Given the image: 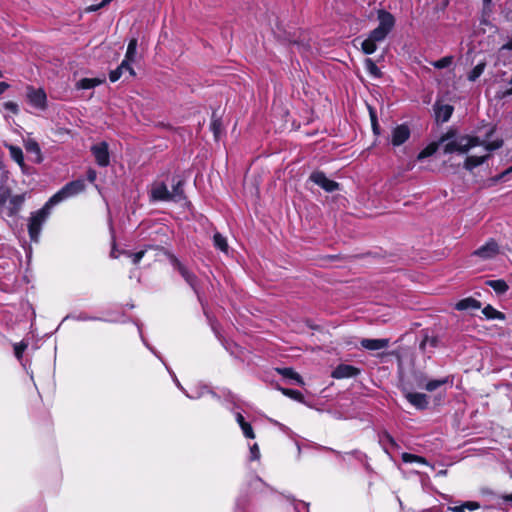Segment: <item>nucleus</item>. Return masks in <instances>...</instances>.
<instances>
[{
    "label": "nucleus",
    "instance_id": "18",
    "mask_svg": "<svg viewBox=\"0 0 512 512\" xmlns=\"http://www.w3.org/2000/svg\"><path fill=\"white\" fill-rule=\"evenodd\" d=\"M172 191H170L171 201L180 202L185 199L183 185L184 181L178 176L172 177Z\"/></svg>",
    "mask_w": 512,
    "mask_h": 512
},
{
    "label": "nucleus",
    "instance_id": "51",
    "mask_svg": "<svg viewBox=\"0 0 512 512\" xmlns=\"http://www.w3.org/2000/svg\"><path fill=\"white\" fill-rule=\"evenodd\" d=\"M448 510L451 512H465L463 508V504L457 506H449Z\"/></svg>",
    "mask_w": 512,
    "mask_h": 512
},
{
    "label": "nucleus",
    "instance_id": "5",
    "mask_svg": "<svg viewBox=\"0 0 512 512\" xmlns=\"http://www.w3.org/2000/svg\"><path fill=\"white\" fill-rule=\"evenodd\" d=\"M85 190V183L83 180L78 179L71 181L64 185L58 192H56L49 200V204L53 207L62 201L74 197Z\"/></svg>",
    "mask_w": 512,
    "mask_h": 512
},
{
    "label": "nucleus",
    "instance_id": "13",
    "mask_svg": "<svg viewBox=\"0 0 512 512\" xmlns=\"http://www.w3.org/2000/svg\"><path fill=\"white\" fill-rule=\"evenodd\" d=\"M499 253V247L495 240L490 239L484 245L474 251L473 255L478 256L484 260L492 259Z\"/></svg>",
    "mask_w": 512,
    "mask_h": 512
},
{
    "label": "nucleus",
    "instance_id": "40",
    "mask_svg": "<svg viewBox=\"0 0 512 512\" xmlns=\"http://www.w3.org/2000/svg\"><path fill=\"white\" fill-rule=\"evenodd\" d=\"M365 67L367 69V71L370 73V75L374 76V77H379L381 72H380V69L377 67V65L375 64V62L370 59V58H367L365 60Z\"/></svg>",
    "mask_w": 512,
    "mask_h": 512
},
{
    "label": "nucleus",
    "instance_id": "29",
    "mask_svg": "<svg viewBox=\"0 0 512 512\" xmlns=\"http://www.w3.org/2000/svg\"><path fill=\"white\" fill-rule=\"evenodd\" d=\"M319 449L325 450V451H330V452L334 453L337 457L341 458L342 460H345L346 456H353L357 460L361 461L362 457L364 456L359 450H353L351 452L342 453L340 451H337V450H334L332 448L325 447V446H319Z\"/></svg>",
    "mask_w": 512,
    "mask_h": 512
},
{
    "label": "nucleus",
    "instance_id": "12",
    "mask_svg": "<svg viewBox=\"0 0 512 512\" xmlns=\"http://www.w3.org/2000/svg\"><path fill=\"white\" fill-rule=\"evenodd\" d=\"M152 201L170 202L171 196L167 185L164 182H154L150 189Z\"/></svg>",
    "mask_w": 512,
    "mask_h": 512
},
{
    "label": "nucleus",
    "instance_id": "38",
    "mask_svg": "<svg viewBox=\"0 0 512 512\" xmlns=\"http://www.w3.org/2000/svg\"><path fill=\"white\" fill-rule=\"evenodd\" d=\"M454 61V57L449 55L445 56L439 60L433 61L431 64L436 69H444L449 67Z\"/></svg>",
    "mask_w": 512,
    "mask_h": 512
},
{
    "label": "nucleus",
    "instance_id": "14",
    "mask_svg": "<svg viewBox=\"0 0 512 512\" xmlns=\"http://www.w3.org/2000/svg\"><path fill=\"white\" fill-rule=\"evenodd\" d=\"M360 374V369L348 364H340L333 371L331 376L335 379L353 378Z\"/></svg>",
    "mask_w": 512,
    "mask_h": 512
},
{
    "label": "nucleus",
    "instance_id": "1",
    "mask_svg": "<svg viewBox=\"0 0 512 512\" xmlns=\"http://www.w3.org/2000/svg\"><path fill=\"white\" fill-rule=\"evenodd\" d=\"M482 144L477 136L457 135L455 131H448L441 136L438 142H433L425 147L417 156L418 160H423L436 153L439 146H442L445 154L459 153L466 154L476 145Z\"/></svg>",
    "mask_w": 512,
    "mask_h": 512
},
{
    "label": "nucleus",
    "instance_id": "47",
    "mask_svg": "<svg viewBox=\"0 0 512 512\" xmlns=\"http://www.w3.org/2000/svg\"><path fill=\"white\" fill-rule=\"evenodd\" d=\"M463 504L464 511H475L480 508V504L476 501H466Z\"/></svg>",
    "mask_w": 512,
    "mask_h": 512
},
{
    "label": "nucleus",
    "instance_id": "46",
    "mask_svg": "<svg viewBox=\"0 0 512 512\" xmlns=\"http://www.w3.org/2000/svg\"><path fill=\"white\" fill-rule=\"evenodd\" d=\"M251 461L259 460L260 459V450L258 445L255 443L250 447V456Z\"/></svg>",
    "mask_w": 512,
    "mask_h": 512
},
{
    "label": "nucleus",
    "instance_id": "52",
    "mask_svg": "<svg viewBox=\"0 0 512 512\" xmlns=\"http://www.w3.org/2000/svg\"><path fill=\"white\" fill-rule=\"evenodd\" d=\"M236 421L240 427L247 423L241 413H236Z\"/></svg>",
    "mask_w": 512,
    "mask_h": 512
},
{
    "label": "nucleus",
    "instance_id": "39",
    "mask_svg": "<svg viewBox=\"0 0 512 512\" xmlns=\"http://www.w3.org/2000/svg\"><path fill=\"white\" fill-rule=\"evenodd\" d=\"M402 460L405 463H414L415 462V463H420V464H427V461L425 460V458L418 456V455L410 454V453H403Z\"/></svg>",
    "mask_w": 512,
    "mask_h": 512
},
{
    "label": "nucleus",
    "instance_id": "60",
    "mask_svg": "<svg viewBox=\"0 0 512 512\" xmlns=\"http://www.w3.org/2000/svg\"><path fill=\"white\" fill-rule=\"evenodd\" d=\"M510 172H512V166L510 168H508L506 171H504L501 177L509 174Z\"/></svg>",
    "mask_w": 512,
    "mask_h": 512
},
{
    "label": "nucleus",
    "instance_id": "9",
    "mask_svg": "<svg viewBox=\"0 0 512 512\" xmlns=\"http://www.w3.org/2000/svg\"><path fill=\"white\" fill-rule=\"evenodd\" d=\"M91 152L96 163L100 167H106L110 163L109 146L107 142H100L91 147Z\"/></svg>",
    "mask_w": 512,
    "mask_h": 512
},
{
    "label": "nucleus",
    "instance_id": "4",
    "mask_svg": "<svg viewBox=\"0 0 512 512\" xmlns=\"http://www.w3.org/2000/svg\"><path fill=\"white\" fill-rule=\"evenodd\" d=\"M52 208L53 206L47 201L41 209L31 214L28 223V233L31 241L35 243L39 241L42 226L50 216Z\"/></svg>",
    "mask_w": 512,
    "mask_h": 512
},
{
    "label": "nucleus",
    "instance_id": "49",
    "mask_svg": "<svg viewBox=\"0 0 512 512\" xmlns=\"http://www.w3.org/2000/svg\"><path fill=\"white\" fill-rule=\"evenodd\" d=\"M370 117H371V123H372V127H373V131L378 134V123H377V118H376V115H375V112L370 108Z\"/></svg>",
    "mask_w": 512,
    "mask_h": 512
},
{
    "label": "nucleus",
    "instance_id": "19",
    "mask_svg": "<svg viewBox=\"0 0 512 512\" xmlns=\"http://www.w3.org/2000/svg\"><path fill=\"white\" fill-rule=\"evenodd\" d=\"M128 73L130 77L135 76V71L127 61H122L121 64L115 69L112 70L109 74V79L111 82L118 81L122 75Z\"/></svg>",
    "mask_w": 512,
    "mask_h": 512
},
{
    "label": "nucleus",
    "instance_id": "33",
    "mask_svg": "<svg viewBox=\"0 0 512 512\" xmlns=\"http://www.w3.org/2000/svg\"><path fill=\"white\" fill-rule=\"evenodd\" d=\"M482 313L485 315L487 319H505V315L502 312L493 308L491 305H487L486 307H484Z\"/></svg>",
    "mask_w": 512,
    "mask_h": 512
},
{
    "label": "nucleus",
    "instance_id": "17",
    "mask_svg": "<svg viewBox=\"0 0 512 512\" xmlns=\"http://www.w3.org/2000/svg\"><path fill=\"white\" fill-rule=\"evenodd\" d=\"M433 108H434L436 120L441 121L443 123L447 122L450 119V117L454 111L453 106L448 105V104H441L438 101L434 104Z\"/></svg>",
    "mask_w": 512,
    "mask_h": 512
},
{
    "label": "nucleus",
    "instance_id": "63",
    "mask_svg": "<svg viewBox=\"0 0 512 512\" xmlns=\"http://www.w3.org/2000/svg\"><path fill=\"white\" fill-rule=\"evenodd\" d=\"M2 76H3V73H2V71L0 70V78H1Z\"/></svg>",
    "mask_w": 512,
    "mask_h": 512
},
{
    "label": "nucleus",
    "instance_id": "32",
    "mask_svg": "<svg viewBox=\"0 0 512 512\" xmlns=\"http://www.w3.org/2000/svg\"><path fill=\"white\" fill-rule=\"evenodd\" d=\"M11 158L20 166L24 164L23 151L20 147L14 145H7Z\"/></svg>",
    "mask_w": 512,
    "mask_h": 512
},
{
    "label": "nucleus",
    "instance_id": "42",
    "mask_svg": "<svg viewBox=\"0 0 512 512\" xmlns=\"http://www.w3.org/2000/svg\"><path fill=\"white\" fill-rule=\"evenodd\" d=\"M248 506V499L246 497H237L235 502V510L234 512H247L246 508Z\"/></svg>",
    "mask_w": 512,
    "mask_h": 512
},
{
    "label": "nucleus",
    "instance_id": "16",
    "mask_svg": "<svg viewBox=\"0 0 512 512\" xmlns=\"http://www.w3.org/2000/svg\"><path fill=\"white\" fill-rule=\"evenodd\" d=\"M410 137V129L407 125L401 124L394 128L392 131V144L400 146L405 143Z\"/></svg>",
    "mask_w": 512,
    "mask_h": 512
},
{
    "label": "nucleus",
    "instance_id": "37",
    "mask_svg": "<svg viewBox=\"0 0 512 512\" xmlns=\"http://www.w3.org/2000/svg\"><path fill=\"white\" fill-rule=\"evenodd\" d=\"M285 396L298 401V402H304V396L302 393L298 390L293 389H286V388H278Z\"/></svg>",
    "mask_w": 512,
    "mask_h": 512
},
{
    "label": "nucleus",
    "instance_id": "27",
    "mask_svg": "<svg viewBox=\"0 0 512 512\" xmlns=\"http://www.w3.org/2000/svg\"><path fill=\"white\" fill-rule=\"evenodd\" d=\"M481 304L478 300L468 297L456 303L455 308L459 311L479 309Z\"/></svg>",
    "mask_w": 512,
    "mask_h": 512
},
{
    "label": "nucleus",
    "instance_id": "54",
    "mask_svg": "<svg viewBox=\"0 0 512 512\" xmlns=\"http://www.w3.org/2000/svg\"><path fill=\"white\" fill-rule=\"evenodd\" d=\"M9 87L8 83L0 82V94H3Z\"/></svg>",
    "mask_w": 512,
    "mask_h": 512
},
{
    "label": "nucleus",
    "instance_id": "2",
    "mask_svg": "<svg viewBox=\"0 0 512 512\" xmlns=\"http://www.w3.org/2000/svg\"><path fill=\"white\" fill-rule=\"evenodd\" d=\"M377 18L379 21L378 27L373 29L361 43L362 51L366 55L373 54L377 50V43L383 42L395 25L394 16L386 10H378Z\"/></svg>",
    "mask_w": 512,
    "mask_h": 512
},
{
    "label": "nucleus",
    "instance_id": "44",
    "mask_svg": "<svg viewBox=\"0 0 512 512\" xmlns=\"http://www.w3.org/2000/svg\"><path fill=\"white\" fill-rule=\"evenodd\" d=\"M380 442L383 444L388 443V444H390L391 447L397 446V443L395 442L394 438L387 432H384L380 436Z\"/></svg>",
    "mask_w": 512,
    "mask_h": 512
},
{
    "label": "nucleus",
    "instance_id": "15",
    "mask_svg": "<svg viewBox=\"0 0 512 512\" xmlns=\"http://www.w3.org/2000/svg\"><path fill=\"white\" fill-rule=\"evenodd\" d=\"M404 396L411 405L419 410H424L428 407L429 401L426 394L404 390Z\"/></svg>",
    "mask_w": 512,
    "mask_h": 512
},
{
    "label": "nucleus",
    "instance_id": "35",
    "mask_svg": "<svg viewBox=\"0 0 512 512\" xmlns=\"http://www.w3.org/2000/svg\"><path fill=\"white\" fill-rule=\"evenodd\" d=\"M213 243H214V246L216 248H218L219 250H221L223 252H227V250H228L227 240L222 234H220L218 232L215 233L213 236Z\"/></svg>",
    "mask_w": 512,
    "mask_h": 512
},
{
    "label": "nucleus",
    "instance_id": "62",
    "mask_svg": "<svg viewBox=\"0 0 512 512\" xmlns=\"http://www.w3.org/2000/svg\"><path fill=\"white\" fill-rule=\"evenodd\" d=\"M512 48V45L510 44H506L503 46V49H511Z\"/></svg>",
    "mask_w": 512,
    "mask_h": 512
},
{
    "label": "nucleus",
    "instance_id": "34",
    "mask_svg": "<svg viewBox=\"0 0 512 512\" xmlns=\"http://www.w3.org/2000/svg\"><path fill=\"white\" fill-rule=\"evenodd\" d=\"M485 67H486V63L485 62H480L478 63L471 71L470 73L468 74V80L471 81V82H474L476 81L481 75L482 73L484 72L485 70Z\"/></svg>",
    "mask_w": 512,
    "mask_h": 512
},
{
    "label": "nucleus",
    "instance_id": "45",
    "mask_svg": "<svg viewBox=\"0 0 512 512\" xmlns=\"http://www.w3.org/2000/svg\"><path fill=\"white\" fill-rule=\"evenodd\" d=\"M241 430L246 438H250V439L255 438L254 431L248 422L241 426Z\"/></svg>",
    "mask_w": 512,
    "mask_h": 512
},
{
    "label": "nucleus",
    "instance_id": "22",
    "mask_svg": "<svg viewBox=\"0 0 512 512\" xmlns=\"http://www.w3.org/2000/svg\"><path fill=\"white\" fill-rule=\"evenodd\" d=\"M360 344H361V346L364 349H367V350H370V351H377V350H381V349H384V348L388 347L389 340L388 339H368V338H363L360 341Z\"/></svg>",
    "mask_w": 512,
    "mask_h": 512
},
{
    "label": "nucleus",
    "instance_id": "6",
    "mask_svg": "<svg viewBox=\"0 0 512 512\" xmlns=\"http://www.w3.org/2000/svg\"><path fill=\"white\" fill-rule=\"evenodd\" d=\"M267 491H270L272 493L275 492V490L266 482H264L259 476L253 475L247 480L244 488L242 489L238 497L243 496L249 500L248 494H262L266 493Z\"/></svg>",
    "mask_w": 512,
    "mask_h": 512
},
{
    "label": "nucleus",
    "instance_id": "7",
    "mask_svg": "<svg viewBox=\"0 0 512 512\" xmlns=\"http://www.w3.org/2000/svg\"><path fill=\"white\" fill-rule=\"evenodd\" d=\"M164 254L167 256L174 269L181 274L186 283L194 290L195 293H198L196 275L190 272L174 254L169 251H164Z\"/></svg>",
    "mask_w": 512,
    "mask_h": 512
},
{
    "label": "nucleus",
    "instance_id": "50",
    "mask_svg": "<svg viewBox=\"0 0 512 512\" xmlns=\"http://www.w3.org/2000/svg\"><path fill=\"white\" fill-rule=\"evenodd\" d=\"M97 173L95 170L90 169L87 173V178L90 182H94L96 180Z\"/></svg>",
    "mask_w": 512,
    "mask_h": 512
},
{
    "label": "nucleus",
    "instance_id": "57",
    "mask_svg": "<svg viewBox=\"0 0 512 512\" xmlns=\"http://www.w3.org/2000/svg\"><path fill=\"white\" fill-rule=\"evenodd\" d=\"M205 391H206V388H203L200 392L204 393ZM207 393H209L213 398L219 399V396L215 392L207 390Z\"/></svg>",
    "mask_w": 512,
    "mask_h": 512
},
{
    "label": "nucleus",
    "instance_id": "53",
    "mask_svg": "<svg viewBox=\"0 0 512 512\" xmlns=\"http://www.w3.org/2000/svg\"><path fill=\"white\" fill-rule=\"evenodd\" d=\"M300 505H302V506H303V508H305V509H308V506H309V504H308V503H305V502H297V503L294 505V509H295V511H296V512H301V511H300Z\"/></svg>",
    "mask_w": 512,
    "mask_h": 512
},
{
    "label": "nucleus",
    "instance_id": "41",
    "mask_svg": "<svg viewBox=\"0 0 512 512\" xmlns=\"http://www.w3.org/2000/svg\"><path fill=\"white\" fill-rule=\"evenodd\" d=\"M13 347H14V354H15L16 358L20 361L22 359V355H23L24 351L28 347V342H26L25 340H22L19 343H15L13 345Z\"/></svg>",
    "mask_w": 512,
    "mask_h": 512
},
{
    "label": "nucleus",
    "instance_id": "28",
    "mask_svg": "<svg viewBox=\"0 0 512 512\" xmlns=\"http://www.w3.org/2000/svg\"><path fill=\"white\" fill-rule=\"evenodd\" d=\"M276 372L279 373L280 375H282L286 379L293 380L299 385H304V381H303L302 377L297 372H295L292 368H288V367L276 368Z\"/></svg>",
    "mask_w": 512,
    "mask_h": 512
},
{
    "label": "nucleus",
    "instance_id": "10",
    "mask_svg": "<svg viewBox=\"0 0 512 512\" xmlns=\"http://www.w3.org/2000/svg\"><path fill=\"white\" fill-rule=\"evenodd\" d=\"M27 98L30 104L37 109L44 110L47 107V96L41 88L27 87Z\"/></svg>",
    "mask_w": 512,
    "mask_h": 512
},
{
    "label": "nucleus",
    "instance_id": "20",
    "mask_svg": "<svg viewBox=\"0 0 512 512\" xmlns=\"http://www.w3.org/2000/svg\"><path fill=\"white\" fill-rule=\"evenodd\" d=\"M24 147L29 155H31V160L35 163L42 162V153L39 144L34 139H27L24 141Z\"/></svg>",
    "mask_w": 512,
    "mask_h": 512
},
{
    "label": "nucleus",
    "instance_id": "25",
    "mask_svg": "<svg viewBox=\"0 0 512 512\" xmlns=\"http://www.w3.org/2000/svg\"><path fill=\"white\" fill-rule=\"evenodd\" d=\"M439 340L435 335H430L428 330L423 331V338L419 344V349L422 352H426L427 348H436L438 346Z\"/></svg>",
    "mask_w": 512,
    "mask_h": 512
},
{
    "label": "nucleus",
    "instance_id": "58",
    "mask_svg": "<svg viewBox=\"0 0 512 512\" xmlns=\"http://www.w3.org/2000/svg\"><path fill=\"white\" fill-rule=\"evenodd\" d=\"M510 95H512V87L510 89H507L506 91H504L501 95V98H505Z\"/></svg>",
    "mask_w": 512,
    "mask_h": 512
},
{
    "label": "nucleus",
    "instance_id": "26",
    "mask_svg": "<svg viewBox=\"0 0 512 512\" xmlns=\"http://www.w3.org/2000/svg\"><path fill=\"white\" fill-rule=\"evenodd\" d=\"M105 82V76L96 78H82L76 83L77 89H92Z\"/></svg>",
    "mask_w": 512,
    "mask_h": 512
},
{
    "label": "nucleus",
    "instance_id": "21",
    "mask_svg": "<svg viewBox=\"0 0 512 512\" xmlns=\"http://www.w3.org/2000/svg\"><path fill=\"white\" fill-rule=\"evenodd\" d=\"M148 249H155V250H158L163 253H164V251H166L164 248H162L160 246L146 245L144 249H142L138 252L133 253L131 251L123 250L120 252V254L131 258L133 264H138L142 260V258L144 257V255Z\"/></svg>",
    "mask_w": 512,
    "mask_h": 512
},
{
    "label": "nucleus",
    "instance_id": "11",
    "mask_svg": "<svg viewBox=\"0 0 512 512\" xmlns=\"http://www.w3.org/2000/svg\"><path fill=\"white\" fill-rule=\"evenodd\" d=\"M138 330H139V333H140V337L142 339V342L144 343V345L157 357L159 358L162 362L163 359L161 358V356L159 355V353L153 348L151 347L147 342L146 340L144 339L143 335H142V332H141V327L138 326ZM165 366H166V369L168 370L169 374L172 376V379L174 381V383L176 384V386L190 399H198L200 397L203 396V392H198L196 395H190L185 389L184 387L181 385V383L179 382L178 378L176 377L175 373L165 364L163 363Z\"/></svg>",
    "mask_w": 512,
    "mask_h": 512
},
{
    "label": "nucleus",
    "instance_id": "56",
    "mask_svg": "<svg viewBox=\"0 0 512 512\" xmlns=\"http://www.w3.org/2000/svg\"><path fill=\"white\" fill-rule=\"evenodd\" d=\"M501 498L506 502L512 503V494H504L501 496Z\"/></svg>",
    "mask_w": 512,
    "mask_h": 512
},
{
    "label": "nucleus",
    "instance_id": "61",
    "mask_svg": "<svg viewBox=\"0 0 512 512\" xmlns=\"http://www.w3.org/2000/svg\"><path fill=\"white\" fill-rule=\"evenodd\" d=\"M110 256H111L112 258H117V257H118V255L116 254L115 250H112V251H111Z\"/></svg>",
    "mask_w": 512,
    "mask_h": 512
},
{
    "label": "nucleus",
    "instance_id": "31",
    "mask_svg": "<svg viewBox=\"0 0 512 512\" xmlns=\"http://www.w3.org/2000/svg\"><path fill=\"white\" fill-rule=\"evenodd\" d=\"M486 284L499 295L504 294L509 288L507 283L502 279L488 280Z\"/></svg>",
    "mask_w": 512,
    "mask_h": 512
},
{
    "label": "nucleus",
    "instance_id": "59",
    "mask_svg": "<svg viewBox=\"0 0 512 512\" xmlns=\"http://www.w3.org/2000/svg\"><path fill=\"white\" fill-rule=\"evenodd\" d=\"M484 7H489L492 3V0H482Z\"/></svg>",
    "mask_w": 512,
    "mask_h": 512
},
{
    "label": "nucleus",
    "instance_id": "30",
    "mask_svg": "<svg viewBox=\"0 0 512 512\" xmlns=\"http://www.w3.org/2000/svg\"><path fill=\"white\" fill-rule=\"evenodd\" d=\"M136 53H137V39L133 38L129 41L127 51L125 54V58L123 59V61H127V63L132 65V63L135 61Z\"/></svg>",
    "mask_w": 512,
    "mask_h": 512
},
{
    "label": "nucleus",
    "instance_id": "48",
    "mask_svg": "<svg viewBox=\"0 0 512 512\" xmlns=\"http://www.w3.org/2000/svg\"><path fill=\"white\" fill-rule=\"evenodd\" d=\"M4 109L12 112L13 114H17L19 112L18 104L12 101H7L3 104Z\"/></svg>",
    "mask_w": 512,
    "mask_h": 512
},
{
    "label": "nucleus",
    "instance_id": "55",
    "mask_svg": "<svg viewBox=\"0 0 512 512\" xmlns=\"http://www.w3.org/2000/svg\"><path fill=\"white\" fill-rule=\"evenodd\" d=\"M219 127H220V124H218L216 121H214L212 123V129L214 131V134H215V137L218 136V133H219Z\"/></svg>",
    "mask_w": 512,
    "mask_h": 512
},
{
    "label": "nucleus",
    "instance_id": "43",
    "mask_svg": "<svg viewBox=\"0 0 512 512\" xmlns=\"http://www.w3.org/2000/svg\"><path fill=\"white\" fill-rule=\"evenodd\" d=\"M112 1L113 0H102L99 4L90 5V6L86 7L85 12H87V13L96 12V11L100 10L101 8H104L105 6L110 4Z\"/></svg>",
    "mask_w": 512,
    "mask_h": 512
},
{
    "label": "nucleus",
    "instance_id": "8",
    "mask_svg": "<svg viewBox=\"0 0 512 512\" xmlns=\"http://www.w3.org/2000/svg\"><path fill=\"white\" fill-rule=\"evenodd\" d=\"M309 180L321 187L326 192H334L339 189V183L329 179L322 171L313 172L310 175Z\"/></svg>",
    "mask_w": 512,
    "mask_h": 512
},
{
    "label": "nucleus",
    "instance_id": "36",
    "mask_svg": "<svg viewBox=\"0 0 512 512\" xmlns=\"http://www.w3.org/2000/svg\"><path fill=\"white\" fill-rule=\"evenodd\" d=\"M67 319H73V320H76V321H104V319L100 318V317H95V316H90L86 313H80L78 315H67L63 321L67 320Z\"/></svg>",
    "mask_w": 512,
    "mask_h": 512
},
{
    "label": "nucleus",
    "instance_id": "3",
    "mask_svg": "<svg viewBox=\"0 0 512 512\" xmlns=\"http://www.w3.org/2000/svg\"><path fill=\"white\" fill-rule=\"evenodd\" d=\"M492 133H493V129H491L487 133L485 139L481 140L479 138L480 142L482 143L479 146H483V150L486 152V154L480 155V156H477V155L467 156L464 161V165H463V167L466 170L472 171L474 168L482 165L489 158L491 152H493L503 146L502 139H496L494 141H489V138L492 135Z\"/></svg>",
    "mask_w": 512,
    "mask_h": 512
},
{
    "label": "nucleus",
    "instance_id": "24",
    "mask_svg": "<svg viewBox=\"0 0 512 512\" xmlns=\"http://www.w3.org/2000/svg\"><path fill=\"white\" fill-rule=\"evenodd\" d=\"M25 202V194L13 195L8 200V211L10 216L16 215L21 209Z\"/></svg>",
    "mask_w": 512,
    "mask_h": 512
},
{
    "label": "nucleus",
    "instance_id": "23",
    "mask_svg": "<svg viewBox=\"0 0 512 512\" xmlns=\"http://www.w3.org/2000/svg\"><path fill=\"white\" fill-rule=\"evenodd\" d=\"M449 382H451L449 377H444L442 379L430 380V381H426V382H425L424 377H421L418 381V387L424 388L429 392H433Z\"/></svg>",
    "mask_w": 512,
    "mask_h": 512
}]
</instances>
